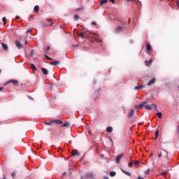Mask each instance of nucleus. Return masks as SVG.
I'll return each instance as SVG.
<instances>
[{
	"mask_svg": "<svg viewBox=\"0 0 179 179\" xmlns=\"http://www.w3.org/2000/svg\"><path fill=\"white\" fill-rule=\"evenodd\" d=\"M153 107L156 108V104L152 103L151 106L148 105V102L147 101H143L141 103H140L139 105H136L135 106L136 108H138V110H142V108H145V110H148L150 111H151V110H153Z\"/></svg>",
	"mask_w": 179,
	"mask_h": 179,
	"instance_id": "f257e3e1",
	"label": "nucleus"
},
{
	"mask_svg": "<svg viewBox=\"0 0 179 179\" xmlns=\"http://www.w3.org/2000/svg\"><path fill=\"white\" fill-rule=\"evenodd\" d=\"M93 173L90 172L87 173L84 176H81V179H89V178H93Z\"/></svg>",
	"mask_w": 179,
	"mask_h": 179,
	"instance_id": "f03ea898",
	"label": "nucleus"
},
{
	"mask_svg": "<svg viewBox=\"0 0 179 179\" xmlns=\"http://www.w3.org/2000/svg\"><path fill=\"white\" fill-rule=\"evenodd\" d=\"M124 30H125V28H124V27H121V26H118V27L115 29V33H121V32L124 31Z\"/></svg>",
	"mask_w": 179,
	"mask_h": 179,
	"instance_id": "7ed1b4c3",
	"label": "nucleus"
},
{
	"mask_svg": "<svg viewBox=\"0 0 179 179\" xmlns=\"http://www.w3.org/2000/svg\"><path fill=\"white\" fill-rule=\"evenodd\" d=\"M123 156H124V154H121V155H118V156L116 157L115 162H116V163H117V164H120V162L121 159H122Z\"/></svg>",
	"mask_w": 179,
	"mask_h": 179,
	"instance_id": "20e7f679",
	"label": "nucleus"
},
{
	"mask_svg": "<svg viewBox=\"0 0 179 179\" xmlns=\"http://www.w3.org/2000/svg\"><path fill=\"white\" fill-rule=\"evenodd\" d=\"M15 45L18 50H22L23 45H22V43L19 42V41H15Z\"/></svg>",
	"mask_w": 179,
	"mask_h": 179,
	"instance_id": "39448f33",
	"label": "nucleus"
},
{
	"mask_svg": "<svg viewBox=\"0 0 179 179\" xmlns=\"http://www.w3.org/2000/svg\"><path fill=\"white\" fill-rule=\"evenodd\" d=\"M52 124H57L58 125L62 124V121H61V120H52Z\"/></svg>",
	"mask_w": 179,
	"mask_h": 179,
	"instance_id": "423d86ee",
	"label": "nucleus"
},
{
	"mask_svg": "<svg viewBox=\"0 0 179 179\" xmlns=\"http://www.w3.org/2000/svg\"><path fill=\"white\" fill-rule=\"evenodd\" d=\"M8 83H13L14 86H18L19 85V82L16 80H10Z\"/></svg>",
	"mask_w": 179,
	"mask_h": 179,
	"instance_id": "0eeeda50",
	"label": "nucleus"
},
{
	"mask_svg": "<svg viewBox=\"0 0 179 179\" xmlns=\"http://www.w3.org/2000/svg\"><path fill=\"white\" fill-rule=\"evenodd\" d=\"M134 113H135V110H134V109L131 110L129 113L128 117L132 118V117H134Z\"/></svg>",
	"mask_w": 179,
	"mask_h": 179,
	"instance_id": "6e6552de",
	"label": "nucleus"
},
{
	"mask_svg": "<svg viewBox=\"0 0 179 179\" xmlns=\"http://www.w3.org/2000/svg\"><path fill=\"white\" fill-rule=\"evenodd\" d=\"M1 46L4 51H8V50H9V48L8 47V45H6V43H1Z\"/></svg>",
	"mask_w": 179,
	"mask_h": 179,
	"instance_id": "1a4fd4ad",
	"label": "nucleus"
},
{
	"mask_svg": "<svg viewBox=\"0 0 179 179\" xmlns=\"http://www.w3.org/2000/svg\"><path fill=\"white\" fill-rule=\"evenodd\" d=\"M50 65H53L54 66H57V65H59V61H55V62H50Z\"/></svg>",
	"mask_w": 179,
	"mask_h": 179,
	"instance_id": "9d476101",
	"label": "nucleus"
},
{
	"mask_svg": "<svg viewBox=\"0 0 179 179\" xmlns=\"http://www.w3.org/2000/svg\"><path fill=\"white\" fill-rule=\"evenodd\" d=\"M155 82H156V79L155 78H152L151 80H150L148 83V86H152V85L155 84Z\"/></svg>",
	"mask_w": 179,
	"mask_h": 179,
	"instance_id": "9b49d317",
	"label": "nucleus"
},
{
	"mask_svg": "<svg viewBox=\"0 0 179 179\" xmlns=\"http://www.w3.org/2000/svg\"><path fill=\"white\" fill-rule=\"evenodd\" d=\"M42 72L43 75H48V70L45 68H42Z\"/></svg>",
	"mask_w": 179,
	"mask_h": 179,
	"instance_id": "f8f14e48",
	"label": "nucleus"
},
{
	"mask_svg": "<svg viewBox=\"0 0 179 179\" xmlns=\"http://www.w3.org/2000/svg\"><path fill=\"white\" fill-rule=\"evenodd\" d=\"M34 10L36 13H38L39 10H40V6H35L34 8Z\"/></svg>",
	"mask_w": 179,
	"mask_h": 179,
	"instance_id": "ddd939ff",
	"label": "nucleus"
},
{
	"mask_svg": "<svg viewBox=\"0 0 179 179\" xmlns=\"http://www.w3.org/2000/svg\"><path fill=\"white\" fill-rule=\"evenodd\" d=\"M72 155H73V156H79V152H78V151L73 150L72 151Z\"/></svg>",
	"mask_w": 179,
	"mask_h": 179,
	"instance_id": "4468645a",
	"label": "nucleus"
},
{
	"mask_svg": "<svg viewBox=\"0 0 179 179\" xmlns=\"http://www.w3.org/2000/svg\"><path fill=\"white\" fill-rule=\"evenodd\" d=\"M30 67L33 71H37V68L36 67V65L34 64H31Z\"/></svg>",
	"mask_w": 179,
	"mask_h": 179,
	"instance_id": "2eb2a0df",
	"label": "nucleus"
},
{
	"mask_svg": "<svg viewBox=\"0 0 179 179\" xmlns=\"http://www.w3.org/2000/svg\"><path fill=\"white\" fill-rule=\"evenodd\" d=\"M106 131H107V132H108L109 134L111 133V132H113V127H108L106 128Z\"/></svg>",
	"mask_w": 179,
	"mask_h": 179,
	"instance_id": "dca6fc26",
	"label": "nucleus"
},
{
	"mask_svg": "<svg viewBox=\"0 0 179 179\" xmlns=\"http://www.w3.org/2000/svg\"><path fill=\"white\" fill-rule=\"evenodd\" d=\"M122 173L126 174V176H129V177H131V173L127 171H124V169H122Z\"/></svg>",
	"mask_w": 179,
	"mask_h": 179,
	"instance_id": "f3484780",
	"label": "nucleus"
},
{
	"mask_svg": "<svg viewBox=\"0 0 179 179\" xmlns=\"http://www.w3.org/2000/svg\"><path fill=\"white\" fill-rule=\"evenodd\" d=\"M146 50L147 51H150V50H152V46L150 45V44L146 45Z\"/></svg>",
	"mask_w": 179,
	"mask_h": 179,
	"instance_id": "a211bd4d",
	"label": "nucleus"
},
{
	"mask_svg": "<svg viewBox=\"0 0 179 179\" xmlns=\"http://www.w3.org/2000/svg\"><path fill=\"white\" fill-rule=\"evenodd\" d=\"M119 22L120 24H122L123 26H125V24H127V22L123 21L122 20H119Z\"/></svg>",
	"mask_w": 179,
	"mask_h": 179,
	"instance_id": "6ab92c4d",
	"label": "nucleus"
},
{
	"mask_svg": "<svg viewBox=\"0 0 179 179\" xmlns=\"http://www.w3.org/2000/svg\"><path fill=\"white\" fill-rule=\"evenodd\" d=\"M115 171H110V177H115Z\"/></svg>",
	"mask_w": 179,
	"mask_h": 179,
	"instance_id": "aec40b11",
	"label": "nucleus"
},
{
	"mask_svg": "<svg viewBox=\"0 0 179 179\" xmlns=\"http://www.w3.org/2000/svg\"><path fill=\"white\" fill-rule=\"evenodd\" d=\"M45 125H52V120H50L49 122H45Z\"/></svg>",
	"mask_w": 179,
	"mask_h": 179,
	"instance_id": "412c9836",
	"label": "nucleus"
},
{
	"mask_svg": "<svg viewBox=\"0 0 179 179\" xmlns=\"http://www.w3.org/2000/svg\"><path fill=\"white\" fill-rule=\"evenodd\" d=\"M168 155H169V152H167L166 150H164L163 154L164 157H167Z\"/></svg>",
	"mask_w": 179,
	"mask_h": 179,
	"instance_id": "4be33fe9",
	"label": "nucleus"
},
{
	"mask_svg": "<svg viewBox=\"0 0 179 179\" xmlns=\"http://www.w3.org/2000/svg\"><path fill=\"white\" fill-rule=\"evenodd\" d=\"M108 2V0H102L101 1V5H104V3H107Z\"/></svg>",
	"mask_w": 179,
	"mask_h": 179,
	"instance_id": "5701e85b",
	"label": "nucleus"
},
{
	"mask_svg": "<svg viewBox=\"0 0 179 179\" xmlns=\"http://www.w3.org/2000/svg\"><path fill=\"white\" fill-rule=\"evenodd\" d=\"M2 21H3V24H6V17H3L2 18Z\"/></svg>",
	"mask_w": 179,
	"mask_h": 179,
	"instance_id": "b1692460",
	"label": "nucleus"
},
{
	"mask_svg": "<svg viewBox=\"0 0 179 179\" xmlns=\"http://www.w3.org/2000/svg\"><path fill=\"white\" fill-rule=\"evenodd\" d=\"M47 21L49 22V23H51L50 26H52V24H54V22H52V20L51 19H47Z\"/></svg>",
	"mask_w": 179,
	"mask_h": 179,
	"instance_id": "393cba45",
	"label": "nucleus"
},
{
	"mask_svg": "<svg viewBox=\"0 0 179 179\" xmlns=\"http://www.w3.org/2000/svg\"><path fill=\"white\" fill-rule=\"evenodd\" d=\"M63 127H69V122H66L64 124H63V126H62Z\"/></svg>",
	"mask_w": 179,
	"mask_h": 179,
	"instance_id": "a878e982",
	"label": "nucleus"
},
{
	"mask_svg": "<svg viewBox=\"0 0 179 179\" xmlns=\"http://www.w3.org/2000/svg\"><path fill=\"white\" fill-rule=\"evenodd\" d=\"M162 114L160 112L157 113V116L158 117V118H162Z\"/></svg>",
	"mask_w": 179,
	"mask_h": 179,
	"instance_id": "bb28decb",
	"label": "nucleus"
},
{
	"mask_svg": "<svg viewBox=\"0 0 179 179\" xmlns=\"http://www.w3.org/2000/svg\"><path fill=\"white\" fill-rule=\"evenodd\" d=\"M74 20H79V15H74Z\"/></svg>",
	"mask_w": 179,
	"mask_h": 179,
	"instance_id": "cd10ccee",
	"label": "nucleus"
},
{
	"mask_svg": "<svg viewBox=\"0 0 179 179\" xmlns=\"http://www.w3.org/2000/svg\"><path fill=\"white\" fill-rule=\"evenodd\" d=\"M157 136H159V130H157L155 132V139H157Z\"/></svg>",
	"mask_w": 179,
	"mask_h": 179,
	"instance_id": "c85d7f7f",
	"label": "nucleus"
},
{
	"mask_svg": "<svg viewBox=\"0 0 179 179\" xmlns=\"http://www.w3.org/2000/svg\"><path fill=\"white\" fill-rule=\"evenodd\" d=\"M162 176H164V177H165V176H167V171L162 172Z\"/></svg>",
	"mask_w": 179,
	"mask_h": 179,
	"instance_id": "c756f323",
	"label": "nucleus"
},
{
	"mask_svg": "<svg viewBox=\"0 0 179 179\" xmlns=\"http://www.w3.org/2000/svg\"><path fill=\"white\" fill-rule=\"evenodd\" d=\"M32 29H29L27 31V34H29V33H31L32 31Z\"/></svg>",
	"mask_w": 179,
	"mask_h": 179,
	"instance_id": "7c9ffc66",
	"label": "nucleus"
},
{
	"mask_svg": "<svg viewBox=\"0 0 179 179\" xmlns=\"http://www.w3.org/2000/svg\"><path fill=\"white\" fill-rule=\"evenodd\" d=\"M138 164H139V160L135 161L134 162V164H135V166H138Z\"/></svg>",
	"mask_w": 179,
	"mask_h": 179,
	"instance_id": "2f4dec72",
	"label": "nucleus"
},
{
	"mask_svg": "<svg viewBox=\"0 0 179 179\" xmlns=\"http://www.w3.org/2000/svg\"><path fill=\"white\" fill-rule=\"evenodd\" d=\"M84 35H85V32H80L79 34L80 37H83Z\"/></svg>",
	"mask_w": 179,
	"mask_h": 179,
	"instance_id": "473e14b6",
	"label": "nucleus"
},
{
	"mask_svg": "<svg viewBox=\"0 0 179 179\" xmlns=\"http://www.w3.org/2000/svg\"><path fill=\"white\" fill-rule=\"evenodd\" d=\"M139 89H141L140 85L135 87V90H139Z\"/></svg>",
	"mask_w": 179,
	"mask_h": 179,
	"instance_id": "72a5a7b5",
	"label": "nucleus"
},
{
	"mask_svg": "<svg viewBox=\"0 0 179 179\" xmlns=\"http://www.w3.org/2000/svg\"><path fill=\"white\" fill-rule=\"evenodd\" d=\"M129 167H132V166H134V162H129Z\"/></svg>",
	"mask_w": 179,
	"mask_h": 179,
	"instance_id": "f704fd0d",
	"label": "nucleus"
},
{
	"mask_svg": "<svg viewBox=\"0 0 179 179\" xmlns=\"http://www.w3.org/2000/svg\"><path fill=\"white\" fill-rule=\"evenodd\" d=\"M92 24H93V26H96L97 24V23H96V22H92Z\"/></svg>",
	"mask_w": 179,
	"mask_h": 179,
	"instance_id": "c9c22d12",
	"label": "nucleus"
},
{
	"mask_svg": "<svg viewBox=\"0 0 179 179\" xmlns=\"http://www.w3.org/2000/svg\"><path fill=\"white\" fill-rule=\"evenodd\" d=\"M110 2H112V3H115V0H109Z\"/></svg>",
	"mask_w": 179,
	"mask_h": 179,
	"instance_id": "e433bc0d",
	"label": "nucleus"
},
{
	"mask_svg": "<svg viewBox=\"0 0 179 179\" xmlns=\"http://www.w3.org/2000/svg\"><path fill=\"white\" fill-rule=\"evenodd\" d=\"M15 173H11V176L13 177V178H15Z\"/></svg>",
	"mask_w": 179,
	"mask_h": 179,
	"instance_id": "4c0bfd02",
	"label": "nucleus"
},
{
	"mask_svg": "<svg viewBox=\"0 0 179 179\" xmlns=\"http://www.w3.org/2000/svg\"><path fill=\"white\" fill-rule=\"evenodd\" d=\"M46 51H50V46H47Z\"/></svg>",
	"mask_w": 179,
	"mask_h": 179,
	"instance_id": "58836bf2",
	"label": "nucleus"
},
{
	"mask_svg": "<svg viewBox=\"0 0 179 179\" xmlns=\"http://www.w3.org/2000/svg\"><path fill=\"white\" fill-rule=\"evenodd\" d=\"M140 86V89H143V87H145V85H139Z\"/></svg>",
	"mask_w": 179,
	"mask_h": 179,
	"instance_id": "ea45409f",
	"label": "nucleus"
},
{
	"mask_svg": "<svg viewBox=\"0 0 179 179\" xmlns=\"http://www.w3.org/2000/svg\"><path fill=\"white\" fill-rule=\"evenodd\" d=\"M3 90V87H0V92H2Z\"/></svg>",
	"mask_w": 179,
	"mask_h": 179,
	"instance_id": "a19ab883",
	"label": "nucleus"
},
{
	"mask_svg": "<svg viewBox=\"0 0 179 179\" xmlns=\"http://www.w3.org/2000/svg\"><path fill=\"white\" fill-rule=\"evenodd\" d=\"M154 153L151 152V154L150 155V157H152L153 156Z\"/></svg>",
	"mask_w": 179,
	"mask_h": 179,
	"instance_id": "79ce46f5",
	"label": "nucleus"
},
{
	"mask_svg": "<svg viewBox=\"0 0 179 179\" xmlns=\"http://www.w3.org/2000/svg\"><path fill=\"white\" fill-rule=\"evenodd\" d=\"M158 157H162V152L158 155Z\"/></svg>",
	"mask_w": 179,
	"mask_h": 179,
	"instance_id": "37998d69",
	"label": "nucleus"
},
{
	"mask_svg": "<svg viewBox=\"0 0 179 179\" xmlns=\"http://www.w3.org/2000/svg\"><path fill=\"white\" fill-rule=\"evenodd\" d=\"M177 6L179 7V0H177Z\"/></svg>",
	"mask_w": 179,
	"mask_h": 179,
	"instance_id": "c03bdc74",
	"label": "nucleus"
},
{
	"mask_svg": "<svg viewBox=\"0 0 179 179\" xmlns=\"http://www.w3.org/2000/svg\"><path fill=\"white\" fill-rule=\"evenodd\" d=\"M47 59H48L49 61H51V58L50 57L48 56Z\"/></svg>",
	"mask_w": 179,
	"mask_h": 179,
	"instance_id": "a18cd8bd",
	"label": "nucleus"
},
{
	"mask_svg": "<svg viewBox=\"0 0 179 179\" xmlns=\"http://www.w3.org/2000/svg\"><path fill=\"white\" fill-rule=\"evenodd\" d=\"M15 20H19V16L17 15V16L15 17Z\"/></svg>",
	"mask_w": 179,
	"mask_h": 179,
	"instance_id": "49530a36",
	"label": "nucleus"
},
{
	"mask_svg": "<svg viewBox=\"0 0 179 179\" xmlns=\"http://www.w3.org/2000/svg\"><path fill=\"white\" fill-rule=\"evenodd\" d=\"M44 57H45V58H48V55H44Z\"/></svg>",
	"mask_w": 179,
	"mask_h": 179,
	"instance_id": "de8ad7c7",
	"label": "nucleus"
},
{
	"mask_svg": "<svg viewBox=\"0 0 179 179\" xmlns=\"http://www.w3.org/2000/svg\"><path fill=\"white\" fill-rule=\"evenodd\" d=\"M137 179H143L141 176H138Z\"/></svg>",
	"mask_w": 179,
	"mask_h": 179,
	"instance_id": "09e8293b",
	"label": "nucleus"
},
{
	"mask_svg": "<svg viewBox=\"0 0 179 179\" xmlns=\"http://www.w3.org/2000/svg\"><path fill=\"white\" fill-rule=\"evenodd\" d=\"M103 178L104 179H108V176H104Z\"/></svg>",
	"mask_w": 179,
	"mask_h": 179,
	"instance_id": "8fccbe9b",
	"label": "nucleus"
},
{
	"mask_svg": "<svg viewBox=\"0 0 179 179\" xmlns=\"http://www.w3.org/2000/svg\"><path fill=\"white\" fill-rule=\"evenodd\" d=\"M149 64H152V59L149 61Z\"/></svg>",
	"mask_w": 179,
	"mask_h": 179,
	"instance_id": "3c124183",
	"label": "nucleus"
},
{
	"mask_svg": "<svg viewBox=\"0 0 179 179\" xmlns=\"http://www.w3.org/2000/svg\"><path fill=\"white\" fill-rule=\"evenodd\" d=\"M150 171V170H148V171H147V173H149Z\"/></svg>",
	"mask_w": 179,
	"mask_h": 179,
	"instance_id": "603ef678",
	"label": "nucleus"
},
{
	"mask_svg": "<svg viewBox=\"0 0 179 179\" xmlns=\"http://www.w3.org/2000/svg\"><path fill=\"white\" fill-rule=\"evenodd\" d=\"M27 44V41H25V45Z\"/></svg>",
	"mask_w": 179,
	"mask_h": 179,
	"instance_id": "864d4df0",
	"label": "nucleus"
},
{
	"mask_svg": "<svg viewBox=\"0 0 179 179\" xmlns=\"http://www.w3.org/2000/svg\"><path fill=\"white\" fill-rule=\"evenodd\" d=\"M145 63L148 64V60L145 61Z\"/></svg>",
	"mask_w": 179,
	"mask_h": 179,
	"instance_id": "5fc2aeb1",
	"label": "nucleus"
},
{
	"mask_svg": "<svg viewBox=\"0 0 179 179\" xmlns=\"http://www.w3.org/2000/svg\"><path fill=\"white\" fill-rule=\"evenodd\" d=\"M89 134H90V131H89Z\"/></svg>",
	"mask_w": 179,
	"mask_h": 179,
	"instance_id": "6e6d98bb",
	"label": "nucleus"
},
{
	"mask_svg": "<svg viewBox=\"0 0 179 179\" xmlns=\"http://www.w3.org/2000/svg\"><path fill=\"white\" fill-rule=\"evenodd\" d=\"M0 73H1V69H0Z\"/></svg>",
	"mask_w": 179,
	"mask_h": 179,
	"instance_id": "4d7b16f0",
	"label": "nucleus"
}]
</instances>
